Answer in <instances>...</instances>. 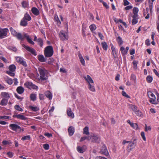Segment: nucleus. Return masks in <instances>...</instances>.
I'll use <instances>...</instances> for the list:
<instances>
[{"instance_id": "obj_17", "label": "nucleus", "mask_w": 159, "mask_h": 159, "mask_svg": "<svg viewBox=\"0 0 159 159\" xmlns=\"http://www.w3.org/2000/svg\"><path fill=\"white\" fill-rule=\"evenodd\" d=\"M68 132L70 136H72L75 132L74 128L72 126H70L68 129Z\"/></svg>"}, {"instance_id": "obj_3", "label": "nucleus", "mask_w": 159, "mask_h": 159, "mask_svg": "<svg viewBox=\"0 0 159 159\" xmlns=\"http://www.w3.org/2000/svg\"><path fill=\"white\" fill-rule=\"evenodd\" d=\"M44 55L46 57L52 56L53 53V50L52 46H47L44 49Z\"/></svg>"}, {"instance_id": "obj_32", "label": "nucleus", "mask_w": 159, "mask_h": 159, "mask_svg": "<svg viewBox=\"0 0 159 159\" xmlns=\"http://www.w3.org/2000/svg\"><path fill=\"white\" fill-rule=\"evenodd\" d=\"M29 107L30 109L34 111H37L39 110V108L37 107L30 106Z\"/></svg>"}, {"instance_id": "obj_24", "label": "nucleus", "mask_w": 159, "mask_h": 159, "mask_svg": "<svg viewBox=\"0 0 159 159\" xmlns=\"http://www.w3.org/2000/svg\"><path fill=\"white\" fill-rule=\"evenodd\" d=\"M38 59L39 61L41 62H44L46 61V60L44 56L42 55H38Z\"/></svg>"}, {"instance_id": "obj_16", "label": "nucleus", "mask_w": 159, "mask_h": 159, "mask_svg": "<svg viewBox=\"0 0 159 159\" xmlns=\"http://www.w3.org/2000/svg\"><path fill=\"white\" fill-rule=\"evenodd\" d=\"M31 11L36 16H38L39 14V10L36 7H32L31 9Z\"/></svg>"}, {"instance_id": "obj_4", "label": "nucleus", "mask_w": 159, "mask_h": 159, "mask_svg": "<svg viewBox=\"0 0 159 159\" xmlns=\"http://www.w3.org/2000/svg\"><path fill=\"white\" fill-rule=\"evenodd\" d=\"M100 141V137L97 135L92 134V139L91 141L93 143H99Z\"/></svg>"}, {"instance_id": "obj_27", "label": "nucleus", "mask_w": 159, "mask_h": 159, "mask_svg": "<svg viewBox=\"0 0 159 159\" xmlns=\"http://www.w3.org/2000/svg\"><path fill=\"white\" fill-rule=\"evenodd\" d=\"M83 134L88 135L89 134V127L88 126H86L83 129Z\"/></svg>"}, {"instance_id": "obj_61", "label": "nucleus", "mask_w": 159, "mask_h": 159, "mask_svg": "<svg viewBox=\"0 0 159 159\" xmlns=\"http://www.w3.org/2000/svg\"><path fill=\"white\" fill-rule=\"evenodd\" d=\"M137 19H133L132 21V25H135L138 22Z\"/></svg>"}, {"instance_id": "obj_37", "label": "nucleus", "mask_w": 159, "mask_h": 159, "mask_svg": "<svg viewBox=\"0 0 159 159\" xmlns=\"http://www.w3.org/2000/svg\"><path fill=\"white\" fill-rule=\"evenodd\" d=\"M89 28L91 31L93 32L96 29V26L94 24H92L89 26Z\"/></svg>"}, {"instance_id": "obj_8", "label": "nucleus", "mask_w": 159, "mask_h": 159, "mask_svg": "<svg viewBox=\"0 0 159 159\" xmlns=\"http://www.w3.org/2000/svg\"><path fill=\"white\" fill-rule=\"evenodd\" d=\"M100 152L102 154L106 156H108L109 155L107 147L105 145H103L102 147Z\"/></svg>"}, {"instance_id": "obj_64", "label": "nucleus", "mask_w": 159, "mask_h": 159, "mask_svg": "<svg viewBox=\"0 0 159 159\" xmlns=\"http://www.w3.org/2000/svg\"><path fill=\"white\" fill-rule=\"evenodd\" d=\"M60 71L61 72H62L64 73H66L67 72L66 71L65 69L63 68H61L60 69Z\"/></svg>"}, {"instance_id": "obj_63", "label": "nucleus", "mask_w": 159, "mask_h": 159, "mask_svg": "<svg viewBox=\"0 0 159 159\" xmlns=\"http://www.w3.org/2000/svg\"><path fill=\"white\" fill-rule=\"evenodd\" d=\"M124 5L125 6L128 5L129 4V2L127 0H124Z\"/></svg>"}, {"instance_id": "obj_47", "label": "nucleus", "mask_w": 159, "mask_h": 159, "mask_svg": "<svg viewBox=\"0 0 159 159\" xmlns=\"http://www.w3.org/2000/svg\"><path fill=\"white\" fill-rule=\"evenodd\" d=\"M130 126L136 129H137L138 128V125L137 123H132V124H131Z\"/></svg>"}, {"instance_id": "obj_60", "label": "nucleus", "mask_w": 159, "mask_h": 159, "mask_svg": "<svg viewBox=\"0 0 159 159\" xmlns=\"http://www.w3.org/2000/svg\"><path fill=\"white\" fill-rule=\"evenodd\" d=\"M44 96L43 94H39V98L40 100H42L44 99Z\"/></svg>"}, {"instance_id": "obj_46", "label": "nucleus", "mask_w": 159, "mask_h": 159, "mask_svg": "<svg viewBox=\"0 0 159 159\" xmlns=\"http://www.w3.org/2000/svg\"><path fill=\"white\" fill-rule=\"evenodd\" d=\"M150 99H151L149 100V101L151 103L154 104H157V103L156 102L155 98Z\"/></svg>"}, {"instance_id": "obj_45", "label": "nucleus", "mask_w": 159, "mask_h": 159, "mask_svg": "<svg viewBox=\"0 0 159 159\" xmlns=\"http://www.w3.org/2000/svg\"><path fill=\"white\" fill-rule=\"evenodd\" d=\"M15 108L17 111H22L23 109L21 108L19 105H16L15 106Z\"/></svg>"}, {"instance_id": "obj_10", "label": "nucleus", "mask_w": 159, "mask_h": 159, "mask_svg": "<svg viewBox=\"0 0 159 159\" xmlns=\"http://www.w3.org/2000/svg\"><path fill=\"white\" fill-rule=\"evenodd\" d=\"M13 117L17 118L18 119H20L23 120H27V118L22 115L21 114L16 115H14Z\"/></svg>"}, {"instance_id": "obj_41", "label": "nucleus", "mask_w": 159, "mask_h": 159, "mask_svg": "<svg viewBox=\"0 0 159 159\" xmlns=\"http://www.w3.org/2000/svg\"><path fill=\"white\" fill-rule=\"evenodd\" d=\"M31 99L34 101L36 99V94H31L30 96Z\"/></svg>"}, {"instance_id": "obj_42", "label": "nucleus", "mask_w": 159, "mask_h": 159, "mask_svg": "<svg viewBox=\"0 0 159 159\" xmlns=\"http://www.w3.org/2000/svg\"><path fill=\"white\" fill-rule=\"evenodd\" d=\"M152 77L150 75L148 76L146 78V80L149 83H151L152 81Z\"/></svg>"}, {"instance_id": "obj_58", "label": "nucleus", "mask_w": 159, "mask_h": 159, "mask_svg": "<svg viewBox=\"0 0 159 159\" xmlns=\"http://www.w3.org/2000/svg\"><path fill=\"white\" fill-rule=\"evenodd\" d=\"M139 11L138 8L137 7H134L133 9V14H137Z\"/></svg>"}, {"instance_id": "obj_54", "label": "nucleus", "mask_w": 159, "mask_h": 159, "mask_svg": "<svg viewBox=\"0 0 159 159\" xmlns=\"http://www.w3.org/2000/svg\"><path fill=\"white\" fill-rule=\"evenodd\" d=\"M121 94H122V95L125 97H126L127 98H130V97L125 92V91H122V93H121Z\"/></svg>"}, {"instance_id": "obj_20", "label": "nucleus", "mask_w": 159, "mask_h": 159, "mask_svg": "<svg viewBox=\"0 0 159 159\" xmlns=\"http://www.w3.org/2000/svg\"><path fill=\"white\" fill-rule=\"evenodd\" d=\"M136 140V139H134L133 142H129V144L128 145V147L129 148L130 147L131 148H133L136 145V143L135 141Z\"/></svg>"}, {"instance_id": "obj_22", "label": "nucleus", "mask_w": 159, "mask_h": 159, "mask_svg": "<svg viewBox=\"0 0 159 159\" xmlns=\"http://www.w3.org/2000/svg\"><path fill=\"white\" fill-rule=\"evenodd\" d=\"M88 88L92 92H94L95 91V89L94 86V84H88Z\"/></svg>"}, {"instance_id": "obj_19", "label": "nucleus", "mask_w": 159, "mask_h": 159, "mask_svg": "<svg viewBox=\"0 0 159 159\" xmlns=\"http://www.w3.org/2000/svg\"><path fill=\"white\" fill-rule=\"evenodd\" d=\"M24 88L21 86L18 87L16 89L17 92L20 94L24 92Z\"/></svg>"}, {"instance_id": "obj_38", "label": "nucleus", "mask_w": 159, "mask_h": 159, "mask_svg": "<svg viewBox=\"0 0 159 159\" xmlns=\"http://www.w3.org/2000/svg\"><path fill=\"white\" fill-rule=\"evenodd\" d=\"M116 40L119 45H121L123 43V41L120 36H118Z\"/></svg>"}, {"instance_id": "obj_12", "label": "nucleus", "mask_w": 159, "mask_h": 159, "mask_svg": "<svg viewBox=\"0 0 159 159\" xmlns=\"http://www.w3.org/2000/svg\"><path fill=\"white\" fill-rule=\"evenodd\" d=\"M86 146L83 145L82 147L78 146L77 148V151L80 153H83L86 149Z\"/></svg>"}, {"instance_id": "obj_11", "label": "nucleus", "mask_w": 159, "mask_h": 159, "mask_svg": "<svg viewBox=\"0 0 159 159\" xmlns=\"http://www.w3.org/2000/svg\"><path fill=\"white\" fill-rule=\"evenodd\" d=\"M59 35L61 38L63 40L65 39H68V36L67 34L65 33L64 31L62 30L60 31Z\"/></svg>"}, {"instance_id": "obj_5", "label": "nucleus", "mask_w": 159, "mask_h": 159, "mask_svg": "<svg viewBox=\"0 0 159 159\" xmlns=\"http://www.w3.org/2000/svg\"><path fill=\"white\" fill-rule=\"evenodd\" d=\"M8 30L7 28L0 29V38L2 39L7 36Z\"/></svg>"}, {"instance_id": "obj_57", "label": "nucleus", "mask_w": 159, "mask_h": 159, "mask_svg": "<svg viewBox=\"0 0 159 159\" xmlns=\"http://www.w3.org/2000/svg\"><path fill=\"white\" fill-rule=\"evenodd\" d=\"M149 11V8L148 7L146 8V9L143 10V15L145 16L146 14H147Z\"/></svg>"}, {"instance_id": "obj_40", "label": "nucleus", "mask_w": 159, "mask_h": 159, "mask_svg": "<svg viewBox=\"0 0 159 159\" xmlns=\"http://www.w3.org/2000/svg\"><path fill=\"white\" fill-rule=\"evenodd\" d=\"M131 80L133 81L134 83H136V76L133 74L131 75Z\"/></svg>"}, {"instance_id": "obj_23", "label": "nucleus", "mask_w": 159, "mask_h": 159, "mask_svg": "<svg viewBox=\"0 0 159 159\" xmlns=\"http://www.w3.org/2000/svg\"><path fill=\"white\" fill-rule=\"evenodd\" d=\"M23 19L26 20L30 21L31 20V17L28 13H26L25 14Z\"/></svg>"}, {"instance_id": "obj_15", "label": "nucleus", "mask_w": 159, "mask_h": 159, "mask_svg": "<svg viewBox=\"0 0 159 159\" xmlns=\"http://www.w3.org/2000/svg\"><path fill=\"white\" fill-rule=\"evenodd\" d=\"M129 108L132 111H133L134 113L137 110L138 107L136 106L135 105L129 104L128 105Z\"/></svg>"}, {"instance_id": "obj_9", "label": "nucleus", "mask_w": 159, "mask_h": 159, "mask_svg": "<svg viewBox=\"0 0 159 159\" xmlns=\"http://www.w3.org/2000/svg\"><path fill=\"white\" fill-rule=\"evenodd\" d=\"M9 127L12 130L16 132L18 131V129H20V127L19 126L15 124H10Z\"/></svg>"}, {"instance_id": "obj_29", "label": "nucleus", "mask_w": 159, "mask_h": 159, "mask_svg": "<svg viewBox=\"0 0 159 159\" xmlns=\"http://www.w3.org/2000/svg\"><path fill=\"white\" fill-rule=\"evenodd\" d=\"M102 45L104 50H107V49L108 46L107 43L105 42H103L102 43Z\"/></svg>"}, {"instance_id": "obj_55", "label": "nucleus", "mask_w": 159, "mask_h": 159, "mask_svg": "<svg viewBox=\"0 0 159 159\" xmlns=\"http://www.w3.org/2000/svg\"><path fill=\"white\" fill-rule=\"evenodd\" d=\"M43 147L44 149L46 150H48L49 148V144L47 143L43 144Z\"/></svg>"}, {"instance_id": "obj_39", "label": "nucleus", "mask_w": 159, "mask_h": 159, "mask_svg": "<svg viewBox=\"0 0 159 159\" xmlns=\"http://www.w3.org/2000/svg\"><path fill=\"white\" fill-rule=\"evenodd\" d=\"M138 116L141 117L142 116L143 114L142 112L138 109L134 113Z\"/></svg>"}, {"instance_id": "obj_43", "label": "nucleus", "mask_w": 159, "mask_h": 159, "mask_svg": "<svg viewBox=\"0 0 159 159\" xmlns=\"http://www.w3.org/2000/svg\"><path fill=\"white\" fill-rule=\"evenodd\" d=\"M54 19L56 20V21L57 22V24L58 25H60L61 24V22L59 20L58 16L57 15H55L54 16Z\"/></svg>"}, {"instance_id": "obj_34", "label": "nucleus", "mask_w": 159, "mask_h": 159, "mask_svg": "<svg viewBox=\"0 0 159 159\" xmlns=\"http://www.w3.org/2000/svg\"><path fill=\"white\" fill-rule=\"evenodd\" d=\"M5 81L9 85H11L13 83L12 80L8 77L5 79Z\"/></svg>"}, {"instance_id": "obj_18", "label": "nucleus", "mask_w": 159, "mask_h": 159, "mask_svg": "<svg viewBox=\"0 0 159 159\" xmlns=\"http://www.w3.org/2000/svg\"><path fill=\"white\" fill-rule=\"evenodd\" d=\"M1 95L2 96V97L5 98L6 99L7 98V99L10 98L9 94L8 93L6 92H2L1 93Z\"/></svg>"}, {"instance_id": "obj_48", "label": "nucleus", "mask_w": 159, "mask_h": 159, "mask_svg": "<svg viewBox=\"0 0 159 159\" xmlns=\"http://www.w3.org/2000/svg\"><path fill=\"white\" fill-rule=\"evenodd\" d=\"M30 139V135H27L25 136H24L21 139L23 140H29Z\"/></svg>"}, {"instance_id": "obj_35", "label": "nucleus", "mask_w": 159, "mask_h": 159, "mask_svg": "<svg viewBox=\"0 0 159 159\" xmlns=\"http://www.w3.org/2000/svg\"><path fill=\"white\" fill-rule=\"evenodd\" d=\"M10 30L11 31V33L13 34V35L14 36H15L16 35V34L17 33L12 27H10Z\"/></svg>"}, {"instance_id": "obj_33", "label": "nucleus", "mask_w": 159, "mask_h": 159, "mask_svg": "<svg viewBox=\"0 0 159 159\" xmlns=\"http://www.w3.org/2000/svg\"><path fill=\"white\" fill-rule=\"evenodd\" d=\"M9 69L10 71L12 72H14L15 70L16 69V67L15 65H11L9 67Z\"/></svg>"}, {"instance_id": "obj_50", "label": "nucleus", "mask_w": 159, "mask_h": 159, "mask_svg": "<svg viewBox=\"0 0 159 159\" xmlns=\"http://www.w3.org/2000/svg\"><path fill=\"white\" fill-rule=\"evenodd\" d=\"M21 4L22 7L25 8L27 7L28 5V4L27 3V2L26 1H25L23 2H22Z\"/></svg>"}, {"instance_id": "obj_6", "label": "nucleus", "mask_w": 159, "mask_h": 159, "mask_svg": "<svg viewBox=\"0 0 159 159\" xmlns=\"http://www.w3.org/2000/svg\"><path fill=\"white\" fill-rule=\"evenodd\" d=\"M23 47L25 48L28 51L30 52L31 54L34 56H36L37 54L36 51L33 48L30 47L28 46H26L24 44H23Z\"/></svg>"}, {"instance_id": "obj_1", "label": "nucleus", "mask_w": 159, "mask_h": 159, "mask_svg": "<svg viewBox=\"0 0 159 159\" xmlns=\"http://www.w3.org/2000/svg\"><path fill=\"white\" fill-rule=\"evenodd\" d=\"M16 38L19 40H23L25 38H26L28 42L32 45H34V43L29 38V36L27 34H24V37L22 36L20 33H18L15 36Z\"/></svg>"}, {"instance_id": "obj_7", "label": "nucleus", "mask_w": 159, "mask_h": 159, "mask_svg": "<svg viewBox=\"0 0 159 159\" xmlns=\"http://www.w3.org/2000/svg\"><path fill=\"white\" fill-rule=\"evenodd\" d=\"M16 59L18 62L20 63L24 66L26 67L27 66L26 62L23 60V58L21 57H16Z\"/></svg>"}, {"instance_id": "obj_14", "label": "nucleus", "mask_w": 159, "mask_h": 159, "mask_svg": "<svg viewBox=\"0 0 159 159\" xmlns=\"http://www.w3.org/2000/svg\"><path fill=\"white\" fill-rule=\"evenodd\" d=\"M67 114L70 117L73 118L74 117V113L72 111L70 108H69L67 110Z\"/></svg>"}, {"instance_id": "obj_21", "label": "nucleus", "mask_w": 159, "mask_h": 159, "mask_svg": "<svg viewBox=\"0 0 159 159\" xmlns=\"http://www.w3.org/2000/svg\"><path fill=\"white\" fill-rule=\"evenodd\" d=\"M8 102V99L5 98H3L1 101L0 104L2 106L6 105L7 104Z\"/></svg>"}, {"instance_id": "obj_30", "label": "nucleus", "mask_w": 159, "mask_h": 159, "mask_svg": "<svg viewBox=\"0 0 159 159\" xmlns=\"http://www.w3.org/2000/svg\"><path fill=\"white\" fill-rule=\"evenodd\" d=\"M37 42L41 47L43 46V40L41 38H39L37 40Z\"/></svg>"}, {"instance_id": "obj_26", "label": "nucleus", "mask_w": 159, "mask_h": 159, "mask_svg": "<svg viewBox=\"0 0 159 159\" xmlns=\"http://www.w3.org/2000/svg\"><path fill=\"white\" fill-rule=\"evenodd\" d=\"M45 95L46 97L48 98L49 99L52 98V94L49 91H47L45 93Z\"/></svg>"}, {"instance_id": "obj_62", "label": "nucleus", "mask_w": 159, "mask_h": 159, "mask_svg": "<svg viewBox=\"0 0 159 159\" xmlns=\"http://www.w3.org/2000/svg\"><path fill=\"white\" fill-rule=\"evenodd\" d=\"M80 61L82 65L84 66L85 65V61L83 58L80 59Z\"/></svg>"}, {"instance_id": "obj_36", "label": "nucleus", "mask_w": 159, "mask_h": 159, "mask_svg": "<svg viewBox=\"0 0 159 159\" xmlns=\"http://www.w3.org/2000/svg\"><path fill=\"white\" fill-rule=\"evenodd\" d=\"M120 50L123 55H125L127 54V50H125V48L123 47L122 46L121 47Z\"/></svg>"}, {"instance_id": "obj_53", "label": "nucleus", "mask_w": 159, "mask_h": 159, "mask_svg": "<svg viewBox=\"0 0 159 159\" xmlns=\"http://www.w3.org/2000/svg\"><path fill=\"white\" fill-rule=\"evenodd\" d=\"M151 127L150 126H148L146 124H145V131H147L148 130H151Z\"/></svg>"}, {"instance_id": "obj_25", "label": "nucleus", "mask_w": 159, "mask_h": 159, "mask_svg": "<svg viewBox=\"0 0 159 159\" xmlns=\"http://www.w3.org/2000/svg\"><path fill=\"white\" fill-rule=\"evenodd\" d=\"M111 47L112 52L113 54L114 57H116V53L115 48L113 46V45L112 44H111Z\"/></svg>"}, {"instance_id": "obj_59", "label": "nucleus", "mask_w": 159, "mask_h": 159, "mask_svg": "<svg viewBox=\"0 0 159 159\" xmlns=\"http://www.w3.org/2000/svg\"><path fill=\"white\" fill-rule=\"evenodd\" d=\"M141 135L144 141H145L146 140V137L145 136V134L144 132H142L141 133Z\"/></svg>"}, {"instance_id": "obj_2", "label": "nucleus", "mask_w": 159, "mask_h": 159, "mask_svg": "<svg viewBox=\"0 0 159 159\" xmlns=\"http://www.w3.org/2000/svg\"><path fill=\"white\" fill-rule=\"evenodd\" d=\"M39 71L40 75V79L42 80H46L48 79L47 73V70L44 68H39Z\"/></svg>"}, {"instance_id": "obj_13", "label": "nucleus", "mask_w": 159, "mask_h": 159, "mask_svg": "<svg viewBox=\"0 0 159 159\" xmlns=\"http://www.w3.org/2000/svg\"><path fill=\"white\" fill-rule=\"evenodd\" d=\"M84 77L88 82V84H93V81L89 75H87L86 77L84 76Z\"/></svg>"}, {"instance_id": "obj_28", "label": "nucleus", "mask_w": 159, "mask_h": 159, "mask_svg": "<svg viewBox=\"0 0 159 159\" xmlns=\"http://www.w3.org/2000/svg\"><path fill=\"white\" fill-rule=\"evenodd\" d=\"M27 21L23 18L20 21V25L22 26H25L27 25Z\"/></svg>"}, {"instance_id": "obj_56", "label": "nucleus", "mask_w": 159, "mask_h": 159, "mask_svg": "<svg viewBox=\"0 0 159 159\" xmlns=\"http://www.w3.org/2000/svg\"><path fill=\"white\" fill-rule=\"evenodd\" d=\"M31 88H30V89H36L38 88V87L37 86H36L34 84H33L32 83V84L31 85Z\"/></svg>"}, {"instance_id": "obj_31", "label": "nucleus", "mask_w": 159, "mask_h": 159, "mask_svg": "<svg viewBox=\"0 0 159 159\" xmlns=\"http://www.w3.org/2000/svg\"><path fill=\"white\" fill-rule=\"evenodd\" d=\"M148 95L150 98H155V97L154 94L151 91L148 92Z\"/></svg>"}, {"instance_id": "obj_52", "label": "nucleus", "mask_w": 159, "mask_h": 159, "mask_svg": "<svg viewBox=\"0 0 159 159\" xmlns=\"http://www.w3.org/2000/svg\"><path fill=\"white\" fill-rule=\"evenodd\" d=\"M2 143L4 145H6L11 143V142L10 141H8L6 140H3L2 142Z\"/></svg>"}, {"instance_id": "obj_51", "label": "nucleus", "mask_w": 159, "mask_h": 159, "mask_svg": "<svg viewBox=\"0 0 159 159\" xmlns=\"http://www.w3.org/2000/svg\"><path fill=\"white\" fill-rule=\"evenodd\" d=\"M6 73L11 76H14L15 75V73H13V72L11 71L10 70L7 71H6Z\"/></svg>"}, {"instance_id": "obj_49", "label": "nucleus", "mask_w": 159, "mask_h": 159, "mask_svg": "<svg viewBox=\"0 0 159 159\" xmlns=\"http://www.w3.org/2000/svg\"><path fill=\"white\" fill-rule=\"evenodd\" d=\"M138 63V61H134L133 62V64L134 66V69H137V65Z\"/></svg>"}, {"instance_id": "obj_44", "label": "nucleus", "mask_w": 159, "mask_h": 159, "mask_svg": "<svg viewBox=\"0 0 159 159\" xmlns=\"http://www.w3.org/2000/svg\"><path fill=\"white\" fill-rule=\"evenodd\" d=\"M31 84L32 83L29 82H25L24 84V85L29 89H30V88H31Z\"/></svg>"}]
</instances>
